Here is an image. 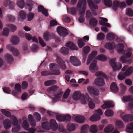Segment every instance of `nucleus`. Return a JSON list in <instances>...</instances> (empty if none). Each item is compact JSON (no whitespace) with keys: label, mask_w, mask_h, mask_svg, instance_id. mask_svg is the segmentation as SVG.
<instances>
[{"label":"nucleus","mask_w":133,"mask_h":133,"mask_svg":"<svg viewBox=\"0 0 133 133\" xmlns=\"http://www.w3.org/2000/svg\"><path fill=\"white\" fill-rule=\"evenodd\" d=\"M115 38V35L112 33H108L107 36V38L108 40H112Z\"/></svg>","instance_id":"nucleus-41"},{"label":"nucleus","mask_w":133,"mask_h":133,"mask_svg":"<svg viewBox=\"0 0 133 133\" xmlns=\"http://www.w3.org/2000/svg\"><path fill=\"white\" fill-rule=\"evenodd\" d=\"M56 119L59 121H65V116L57 115L56 116Z\"/></svg>","instance_id":"nucleus-44"},{"label":"nucleus","mask_w":133,"mask_h":133,"mask_svg":"<svg viewBox=\"0 0 133 133\" xmlns=\"http://www.w3.org/2000/svg\"><path fill=\"white\" fill-rule=\"evenodd\" d=\"M34 4L33 2L29 0L27 2V5L28 6L29 10L31 11L32 8V6Z\"/></svg>","instance_id":"nucleus-54"},{"label":"nucleus","mask_w":133,"mask_h":133,"mask_svg":"<svg viewBox=\"0 0 133 133\" xmlns=\"http://www.w3.org/2000/svg\"><path fill=\"white\" fill-rule=\"evenodd\" d=\"M110 89L111 90L114 92H118V88L116 83L112 82L111 84Z\"/></svg>","instance_id":"nucleus-19"},{"label":"nucleus","mask_w":133,"mask_h":133,"mask_svg":"<svg viewBox=\"0 0 133 133\" xmlns=\"http://www.w3.org/2000/svg\"><path fill=\"white\" fill-rule=\"evenodd\" d=\"M66 46L69 47L70 50H77L78 48L73 43L70 41L66 44Z\"/></svg>","instance_id":"nucleus-15"},{"label":"nucleus","mask_w":133,"mask_h":133,"mask_svg":"<svg viewBox=\"0 0 133 133\" xmlns=\"http://www.w3.org/2000/svg\"><path fill=\"white\" fill-rule=\"evenodd\" d=\"M58 87L56 85L50 87L48 89V91L49 93L54 92L57 91Z\"/></svg>","instance_id":"nucleus-36"},{"label":"nucleus","mask_w":133,"mask_h":133,"mask_svg":"<svg viewBox=\"0 0 133 133\" xmlns=\"http://www.w3.org/2000/svg\"><path fill=\"white\" fill-rule=\"evenodd\" d=\"M86 7V3L85 1L84 2V4L83 5L82 8H80L79 11V14L83 16L85 14Z\"/></svg>","instance_id":"nucleus-32"},{"label":"nucleus","mask_w":133,"mask_h":133,"mask_svg":"<svg viewBox=\"0 0 133 133\" xmlns=\"http://www.w3.org/2000/svg\"><path fill=\"white\" fill-rule=\"evenodd\" d=\"M90 98L89 96H85L84 95L82 94V96L81 97V103L83 104H85L87 103V101L88 102V98Z\"/></svg>","instance_id":"nucleus-33"},{"label":"nucleus","mask_w":133,"mask_h":133,"mask_svg":"<svg viewBox=\"0 0 133 133\" xmlns=\"http://www.w3.org/2000/svg\"><path fill=\"white\" fill-rule=\"evenodd\" d=\"M125 131L129 133H133V122L127 124Z\"/></svg>","instance_id":"nucleus-20"},{"label":"nucleus","mask_w":133,"mask_h":133,"mask_svg":"<svg viewBox=\"0 0 133 133\" xmlns=\"http://www.w3.org/2000/svg\"><path fill=\"white\" fill-rule=\"evenodd\" d=\"M49 124L50 125V128H51L54 130H56L57 128V124L55 120L51 119Z\"/></svg>","instance_id":"nucleus-21"},{"label":"nucleus","mask_w":133,"mask_h":133,"mask_svg":"<svg viewBox=\"0 0 133 133\" xmlns=\"http://www.w3.org/2000/svg\"><path fill=\"white\" fill-rule=\"evenodd\" d=\"M95 75L97 76H102L103 77L105 78L107 80H108V79L107 76L104 73L102 72L98 71L95 74Z\"/></svg>","instance_id":"nucleus-45"},{"label":"nucleus","mask_w":133,"mask_h":133,"mask_svg":"<svg viewBox=\"0 0 133 133\" xmlns=\"http://www.w3.org/2000/svg\"><path fill=\"white\" fill-rule=\"evenodd\" d=\"M75 128V125L73 123H69L67 124V130L69 131H71L74 130Z\"/></svg>","instance_id":"nucleus-38"},{"label":"nucleus","mask_w":133,"mask_h":133,"mask_svg":"<svg viewBox=\"0 0 133 133\" xmlns=\"http://www.w3.org/2000/svg\"><path fill=\"white\" fill-rule=\"evenodd\" d=\"M42 129L46 130H49L50 129V125L48 122H43L42 124Z\"/></svg>","instance_id":"nucleus-29"},{"label":"nucleus","mask_w":133,"mask_h":133,"mask_svg":"<svg viewBox=\"0 0 133 133\" xmlns=\"http://www.w3.org/2000/svg\"><path fill=\"white\" fill-rule=\"evenodd\" d=\"M15 89L17 92H21V85L19 83L16 84L15 85Z\"/></svg>","instance_id":"nucleus-64"},{"label":"nucleus","mask_w":133,"mask_h":133,"mask_svg":"<svg viewBox=\"0 0 133 133\" xmlns=\"http://www.w3.org/2000/svg\"><path fill=\"white\" fill-rule=\"evenodd\" d=\"M116 46L114 42L107 43L105 45V47L109 50L113 49Z\"/></svg>","instance_id":"nucleus-24"},{"label":"nucleus","mask_w":133,"mask_h":133,"mask_svg":"<svg viewBox=\"0 0 133 133\" xmlns=\"http://www.w3.org/2000/svg\"><path fill=\"white\" fill-rule=\"evenodd\" d=\"M104 114L106 116H111L113 115L114 113L112 110L108 109L105 111Z\"/></svg>","instance_id":"nucleus-46"},{"label":"nucleus","mask_w":133,"mask_h":133,"mask_svg":"<svg viewBox=\"0 0 133 133\" xmlns=\"http://www.w3.org/2000/svg\"><path fill=\"white\" fill-rule=\"evenodd\" d=\"M116 59L112 58L110 59V64L113 69V71H116L120 69L122 67V65L121 63H116Z\"/></svg>","instance_id":"nucleus-4"},{"label":"nucleus","mask_w":133,"mask_h":133,"mask_svg":"<svg viewBox=\"0 0 133 133\" xmlns=\"http://www.w3.org/2000/svg\"><path fill=\"white\" fill-rule=\"evenodd\" d=\"M118 48L117 51L118 53L121 54H124L125 51L124 49V45L122 43H119L117 45Z\"/></svg>","instance_id":"nucleus-17"},{"label":"nucleus","mask_w":133,"mask_h":133,"mask_svg":"<svg viewBox=\"0 0 133 133\" xmlns=\"http://www.w3.org/2000/svg\"><path fill=\"white\" fill-rule=\"evenodd\" d=\"M87 89L90 93L94 96H98L99 94V90L94 87L88 86L87 87Z\"/></svg>","instance_id":"nucleus-8"},{"label":"nucleus","mask_w":133,"mask_h":133,"mask_svg":"<svg viewBox=\"0 0 133 133\" xmlns=\"http://www.w3.org/2000/svg\"><path fill=\"white\" fill-rule=\"evenodd\" d=\"M70 92V90L69 89H67L63 95V98L65 99L67 98L69 95Z\"/></svg>","instance_id":"nucleus-59"},{"label":"nucleus","mask_w":133,"mask_h":133,"mask_svg":"<svg viewBox=\"0 0 133 133\" xmlns=\"http://www.w3.org/2000/svg\"><path fill=\"white\" fill-rule=\"evenodd\" d=\"M89 126L88 125L85 124L83 125L81 128V133H84L87 132L89 129Z\"/></svg>","instance_id":"nucleus-40"},{"label":"nucleus","mask_w":133,"mask_h":133,"mask_svg":"<svg viewBox=\"0 0 133 133\" xmlns=\"http://www.w3.org/2000/svg\"><path fill=\"white\" fill-rule=\"evenodd\" d=\"M6 48L12 52V54L14 55L17 56L19 55V52L18 51L17 49L15 48L12 45L8 44L6 45Z\"/></svg>","instance_id":"nucleus-12"},{"label":"nucleus","mask_w":133,"mask_h":133,"mask_svg":"<svg viewBox=\"0 0 133 133\" xmlns=\"http://www.w3.org/2000/svg\"><path fill=\"white\" fill-rule=\"evenodd\" d=\"M28 118L31 126L32 127H35L36 125V123L34 119L33 116L31 115H28Z\"/></svg>","instance_id":"nucleus-25"},{"label":"nucleus","mask_w":133,"mask_h":133,"mask_svg":"<svg viewBox=\"0 0 133 133\" xmlns=\"http://www.w3.org/2000/svg\"><path fill=\"white\" fill-rule=\"evenodd\" d=\"M114 127L112 124H109L104 129V131L106 133L111 132L114 129Z\"/></svg>","instance_id":"nucleus-31"},{"label":"nucleus","mask_w":133,"mask_h":133,"mask_svg":"<svg viewBox=\"0 0 133 133\" xmlns=\"http://www.w3.org/2000/svg\"><path fill=\"white\" fill-rule=\"evenodd\" d=\"M69 50L68 48L63 47L60 50V52L64 55H67L69 53Z\"/></svg>","instance_id":"nucleus-37"},{"label":"nucleus","mask_w":133,"mask_h":133,"mask_svg":"<svg viewBox=\"0 0 133 133\" xmlns=\"http://www.w3.org/2000/svg\"><path fill=\"white\" fill-rule=\"evenodd\" d=\"M19 16L21 19H24L26 16V14L23 11H21L19 12Z\"/></svg>","instance_id":"nucleus-63"},{"label":"nucleus","mask_w":133,"mask_h":133,"mask_svg":"<svg viewBox=\"0 0 133 133\" xmlns=\"http://www.w3.org/2000/svg\"><path fill=\"white\" fill-rule=\"evenodd\" d=\"M128 66L125 65L122 69V71H126L124 72H120L118 75V79L121 80L124 79L127 76L130 75L133 72V67L131 66L128 69Z\"/></svg>","instance_id":"nucleus-3"},{"label":"nucleus","mask_w":133,"mask_h":133,"mask_svg":"<svg viewBox=\"0 0 133 133\" xmlns=\"http://www.w3.org/2000/svg\"><path fill=\"white\" fill-rule=\"evenodd\" d=\"M12 44L13 45H16L18 44L19 42V39L18 37L16 36H12L11 38Z\"/></svg>","instance_id":"nucleus-26"},{"label":"nucleus","mask_w":133,"mask_h":133,"mask_svg":"<svg viewBox=\"0 0 133 133\" xmlns=\"http://www.w3.org/2000/svg\"><path fill=\"white\" fill-rule=\"evenodd\" d=\"M94 83L98 86H103L105 84V81L102 77H98L94 80Z\"/></svg>","instance_id":"nucleus-11"},{"label":"nucleus","mask_w":133,"mask_h":133,"mask_svg":"<svg viewBox=\"0 0 133 133\" xmlns=\"http://www.w3.org/2000/svg\"><path fill=\"white\" fill-rule=\"evenodd\" d=\"M105 5L108 7H111L112 5V2L111 0H103Z\"/></svg>","instance_id":"nucleus-53"},{"label":"nucleus","mask_w":133,"mask_h":133,"mask_svg":"<svg viewBox=\"0 0 133 133\" xmlns=\"http://www.w3.org/2000/svg\"><path fill=\"white\" fill-rule=\"evenodd\" d=\"M88 104L91 109H93L95 107V104L91 98H88Z\"/></svg>","instance_id":"nucleus-43"},{"label":"nucleus","mask_w":133,"mask_h":133,"mask_svg":"<svg viewBox=\"0 0 133 133\" xmlns=\"http://www.w3.org/2000/svg\"><path fill=\"white\" fill-rule=\"evenodd\" d=\"M116 127L118 128H122L123 126V122L121 121L117 120L116 122Z\"/></svg>","instance_id":"nucleus-48"},{"label":"nucleus","mask_w":133,"mask_h":133,"mask_svg":"<svg viewBox=\"0 0 133 133\" xmlns=\"http://www.w3.org/2000/svg\"><path fill=\"white\" fill-rule=\"evenodd\" d=\"M3 124L4 128L5 130L9 129L11 126V122L8 119H6L3 121Z\"/></svg>","instance_id":"nucleus-14"},{"label":"nucleus","mask_w":133,"mask_h":133,"mask_svg":"<svg viewBox=\"0 0 133 133\" xmlns=\"http://www.w3.org/2000/svg\"><path fill=\"white\" fill-rule=\"evenodd\" d=\"M57 31L59 35L61 36L65 37L68 34L66 29L61 26H58L57 28Z\"/></svg>","instance_id":"nucleus-7"},{"label":"nucleus","mask_w":133,"mask_h":133,"mask_svg":"<svg viewBox=\"0 0 133 133\" xmlns=\"http://www.w3.org/2000/svg\"><path fill=\"white\" fill-rule=\"evenodd\" d=\"M5 57L7 62L10 63L14 61V58L9 53H7L5 55Z\"/></svg>","instance_id":"nucleus-23"},{"label":"nucleus","mask_w":133,"mask_h":133,"mask_svg":"<svg viewBox=\"0 0 133 133\" xmlns=\"http://www.w3.org/2000/svg\"><path fill=\"white\" fill-rule=\"evenodd\" d=\"M90 131L91 132L95 133L97 131V126L95 124L91 125L90 128Z\"/></svg>","instance_id":"nucleus-39"},{"label":"nucleus","mask_w":133,"mask_h":133,"mask_svg":"<svg viewBox=\"0 0 133 133\" xmlns=\"http://www.w3.org/2000/svg\"><path fill=\"white\" fill-rule=\"evenodd\" d=\"M105 37V35L104 33L100 32L97 35V38L98 40H103Z\"/></svg>","instance_id":"nucleus-56"},{"label":"nucleus","mask_w":133,"mask_h":133,"mask_svg":"<svg viewBox=\"0 0 133 133\" xmlns=\"http://www.w3.org/2000/svg\"><path fill=\"white\" fill-rule=\"evenodd\" d=\"M97 59L101 61H104L106 60L107 58L106 56L103 54H101L98 56Z\"/></svg>","instance_id":"nucleus-52"},{"label":"nucleus","mask_w":133,"mask_h":133,"mask_svg":"<svg viewBox=\"0 0 133 133\" xmlns=\"http://www.w3.org/2000/svg\"><path fill=\"white\" fill-rule=\"evenodd\" d=\"M122 119L126 122L132 121L133 120V116L131 114L125 115L123 117Z\"/></svg>","instance_id":"nucleus-22"},{"label":"nucleus","mask_w":133,"mask_h":133,"mask_svg":"<svg viewBox=\"0 0 133 133\" xmlns=\"http://www.w3.org/2000/svg\"><path fill=\"white\" fill-rule=\"evenodd\" d=\"M87 0L89 6L92 12L93 15L96 16L97 15V13L96 12L92 10V8L95 9H97L98 8L97 5H95L92 0Z\"/></svg>","instance_id":"nucleus-9"},{"label":"nucleus","mask_w":133,"mask_h":133,"mask_svg":"<svg viewBox=\"0 0 133 133\" xmlns=\"http://www.w3.org/2000/svg\"><path fill=\"white\" fill-rule=\"evenodd\" d=\"M82 95L79 91H76L74 92L72 96V98L75 100H77L79 99Z\"/></svg>","instance_id":"nucleus-18"},{"label":"nucleus","mask_w":133,"mask_h":133,"mask_svg":"<svg viewBox=\"0 0 133 133\" xmlns=\"http://www.w3.org/2000/svg\"><path fill=\"white\" fill-rule=\"evenodd\" d=\"M70 62L75 66H78L81 65V62L78 58L76 56H71L70 57Z\"/></svg>","instance_id":"nucleus-10"},{"label":"nucleus","mask_w":133,"mask_h":133,"mask_svg":"<svg viewBox=\"0 0 133 133\" xmlns=\"http://www.w3.org/2000/svg\"><path fill=\"white\" fill-rule=\"evenodd\" d=\"M126 4L125 2H122L120 3L118 1H114L113 2V9L115 11L117 10L118 7L122 8L125 7Z\"/></svg>","instance_id":"nucleus-6"},{"label":"nucleus","mask_w":133,"mask_h":133,"mask_svg":"<svg viewBox=\"0 0 133 133\" xmlns=\"http://www.w3.org/2000/svg\"><path fill=\"white\" fill-rule=\"evenodd\" d=\"M126 15L130 17H132L133 16V11L132 9L130 8L127 9Z\"/></svg>","instance_id":"nucleus-55"},{"label":"nucleus","mask_w":133,"mask_h":133,"mask_svg":"<svg viewBox=\"0 0 133 133\" xmlns=\"http://www.w3.org/2000/svg\"><path fill=\"white\" fill-rule=\"evenodd\" d=\"M62 94V93L61 92H60L59 93L57 94H54V97L52 99V102L53 103H55L56 101H58L60 99V98L61 97Z\"/></svg>","instance_id":"nucleus-35"},{"label":"nucleus","mask_w":133,"mask_h":133,"mask_svg":"<svg viewBox=\"0 0 133 133\" xmlns=\"http://www.w3.org/2000/svg\"><path fill=\"white\" fill-rule=\"evenodd\" d=\"M1 112L3 114L7 117H10L11 116V113L9 111H6L4 109H2L1 110Z\"/></svg>","instance_id":"nucleus-49"},{"label":"nucleus","mask_w":133,"mask_h":133,"mask_svg":"<svg viewBox=\"0 0 133 133\" xmlns=\"http://www.w3.org/2000/svg\"><path fill=\"white\" fill-rule=\"evenodd\" d=\"M56 81L55 80H51L45 81L44 84L45 86H49L56 84Z\"/></svg>","instance_id":"nucleus-34"},{"label":"nucleus","mask_w":133,"mask_h":133,"mask_svg":"<svg viewBox=\"0 0 133 133\" xmlns=\"http://www.w3.org/2000/svg\"><path fill=\"white\" fill-rule=\"evenodd\" d=\"M114 106L112 102L111 101L106 102L101 106L103 109L109 108L111 107H113Z\"/></svg>","instance_id":"nucleus-16"},{"label":"nucleus","mask_w":133,"mask_h":133,"mask_svg":"<svg viewBox=\"0 0 133 133\" xmlns=\"http://www.w3.org/2000/svg\"><path fill=\"white\" fill-rule=\"evenodd\" d=\"M84 1L86 4V0H79L77 5V7L79 8H81L82 4H83V5L84 4Z\"/></svg>","instance_id":"nucleus-60"},{"label":"nucleus","mask_w":133,"mask_h":133,"mask_svg":"<svg viewBox=\"0 0 133 133\" xmlns=\"http://www.w3.org/2000/svg\"><path fill=\"white\" fill-rule=\"evenodd\" d=\"M123 99L125 102H130L133 101V98L132 97L130 96H123Z\"/></svg>","instance_id":"nucleus-47"},{"label":"nucleus","mask_w":133,"mask_h":133,"mask_svg":"<svg viewBox=\"0 0 133 133\" xmlns=\"http://www.w3.org/2000/svg\"><path fill=\"white\" fill-rule=\"evenodd\" d=\"M131 52H127L124 54V56H121L120 58V61L123 63L128 62L129 64H130L132 61L130 59H127V58L130 57L131 56Z\"/></svg>","instance_id":"nucleus-5"},{"label":"nucleus","mask_w":133,"mask_h":133,"mask_svg":"<svg viewBox=\"0 0 133 133\" xmlns=\"http://www.w3.org/2000/svg\"><path fill=\"white\" fill-rule=\"evenodd\" d=\"M6 26L12 31H14L16 29V27L15 25L11 24H7Z\"/></svg>","instance_id":"nucleus-51"},{"label":"nucleus","mask_w":133,"mask_h":133,"mask_svg":"<svg viewBox=\"0 0 133 133\" xmlns=\"http://www.w3.org/2000/svg\"><path fill=\"white\" fill-rule=\"evenodd\" d=\"M98 21L97 19L95 18H91L89 21V24L90 25L93 27H95L97 25Z\"/></svg>","instance_id":"nucleus-28"},{"label":"nucleus","mask_w":133,"mask_h":133,"mask_svg":"<svg viewBox=\"0 0 133 133\" xmlns=\"http://www.w3.org/2000/svg\"><path fill=\"white\" fill-rule=\"evenodd\" d=\"M78 44L79 48H82L85 45V43L81 39H79L78 41Z\"/></svg>","instance_id":"nucleus-62"},{"label":"nucleus","mask_w":133,"mask_h":133,"mask_svg":"<svg viewBox=\"0 0 133 133\" xmlns=\"http://www.w3.org/2000/svg\"><path fill=\"white\" fill-rule=\"evenodd\" d=\"M50 69L53 72L50 71H43L41 72L42 76H45L49 75H58L60 74V72L58 69V65L55 63H51L49 65Z\"/></svg>","instance_id":"nucleus-2"},{"label":"nucleus","mask_w":133,"mask_h":133,"mask_svg":"<svg viewBox=\"0 0 133 133\" xmlns=\"http://www.w3.org/2000/svg\"><path fill=\"white\" fill-rule=\"evenodd\" d=\"M75 120L77 122L83 123L85 121V118L82 116H77L75 118Z\"/></svg>","instance_id":"nucleus-27"},{"label":"nucleus","mask_w":133,"mask_h":133,"mask_svg":"<svg viewBox=\"0 0 133 133\" xmlns=\"http://www.w3.org/2000/svg\"><path fill=\"white\" fill-rule=\"evenodd\" d=\"M56 61L62 69H64L66 68V66L65 64V62L60 57H57Z\"/></svg>","instance_id":"nucleus-13"},{"label":"nucleus","mask_w":133,"mask_h":133,"mask_svg":"<svg viewBox=\"0 0 133 133\" xmlns=\"http://www.w3.org/2000/svg\"><path fill=\"white\" fill-rule=\"evenodd\" d=\"M17 4L20 8H23L25 5L24 1L23 0H18Z\"/></svg>","instance_id":"nucleus-42"},{"label":"nucleus","mask_w":133,"mask_h":133,"mask_svg":"<svg viewBox=\"0 0 133 133\" xmlns=\"http://www.w3.org/2000/svg\"><path fill=\"white\" fill-rule=\"evenodd\" d=\"M101 117L99 115L95 114L91 117L90 120L92 121H96L99 120Z\"/></svg>","instance_id":"nucleus-30"},{"label":"nucleus","mask_w":133,"mask_h":133,"mask_svg":"<svg viewBox=\"0 0 133 133\" xmlns=\"http://www.w3.org/2000/svg\"><path fill=\"white\" fill-rule=\"evenodd\" d=\"M22 126L23 128L26 130H28L29 127V125L27 121L24 120L23 122Z\"/></svg>","instance_id":"nucleus-50"},{"label":"nucleus","mask_w":133,"mask_h":133,"mask_svg":"<svg viewBox=\"0 0 133 133\" xmlns=\"http://www.w3.org/2000/svg\"><path fill=\"white\" fill-rule=\"evenodd\" d=\"M97 52L96 51H94L92 52L89 55L88 57L87 64L88 65L90 62L93 61L89 66V69L90 71L92 72H95V70L96 65V61L94 59L95 56L97 55Z\"/></svg>","instance_id":"nucleus-1"},{"label":"nucleus","mask_w":133,"mask_h":133,"mask_svg":"<svg viewBox=\"0 0 133 133\" xmlns=\"http://www.w3.org/2000/svg\"><path fill=\"white\" fill-rule=\"evenodd\" d=\"M34 14L32 12L29 13L27 16L28 21H30L33 18L34 16Z\"/></svg>","instance_id":"nucleus-61"},{"label":"nucleus","mask_w":133,"mask_h":133,"mask_svg":"<svg viewBox=\"0 0 133 133\" xmlns=\"http://www.w3.org/2000/svg\"><path fill=\"white\" fill-rule=\"evenodd\" d=\"M90 47L88 46H86L83 48V52L85 54H86L88 53L90 50Z\"/></svg>","instance_id":"nucleus-57"},{"label":"nucleus","mask_w":133,"mask_h":133,"mask_svg":"<svg viewBox=\"0 0 133 133\" xmlns=\"http://www.w3.org/2000/svg\"><path fill=\"white\" fill-rule=\"evenodd\" d=\"M70 14L72 15H75L77 13V11L76 8L72 7L70 8Z\"/></svg>","instance_id":"nucleus-58"}]
</instances>
